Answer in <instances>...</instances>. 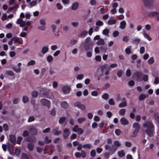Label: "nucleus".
<instances>
[{
  "mask_svg": "<svg viewBox=\"0 0 159 159\" xmlns=\"http://www.w3.org/2000/svg\"><path fill=\"white\" fill-rule=\"evenodd\" d=\"M143 127L145 128V132L149 136H153V132L154 130V126L152 123L150 121L145 122L143 125Z\"/></svg>",
  "mask_w": 159,
  "mask_h": 159,
  "instance_id": "1",
  "label": "nucleus"
},
{
  "mask_svg": "<svg viewBox=\"0 0 159 159\" xmlns=\"http://www.w3.org/2000/svg\"><path fill=\"white\" fill-rule=\"evenodd\" d=\"M132 127L134 129L133 133V137H135L137 136V134L139 132L140 128V126L139 123L135 122L133 124Z\"/></svg>",
  "mask_w": 159,
  "mask_h": 159,
  "instance_id": "2",
  "label": "nucleus"
},
{
  "mask_svg": "<svg viewBox=\"0 0 159 159\" xmlns=\"http://www.w3.org/2000/svg\"><path fill=\"white\" fill-rule=\"evenodd\" d=\"M144 6L148 8H152L154 6V0H143Z\"/></svg>",
  "mask_w": 159,
  "mask_h": 159,
  "instance_id": "3",
  "label": "nucleus"
},
{
  "mask_svg": "<svg viewBox=\"0 0 159 159\" xmlns=\"http://www.w3.org/2000/svg\"><path fill=\"white\" fill-rule=\"evenodd\" d=\"M105 149L106 150H109V153L111 155H112L115 153L116 150V148H114V145H112L111 146L108 144H106L105 146Z\"/></svg>",
  "mask_w": 159,
  "mask_h": 159,
  "instance_id": "4",
  "label": "nucleus"
},
{
  "mask_svg": "<svg viewBox=\"0 0 159 159\" xmlns=\"http://www.w3.org/2000/svg\"><path fill=\"white\" fill-rule=\"evenodd\" d=\"M143 75V73L140 71H137L134 73L132 75V78L134 80H139Z\"/></svg>",
  "mask_w": 159,
  "mask_h": 159,
  "instance_id": "5",
  "label": "nucleus"
},
{
  "mask_svg": "<svg viewBox=\"0 0 159 159\" xmlns=\"http://www.w3.org/2000/svg\"><path fill=\"white\" fill-rule=\"evenodd\" d=\"M40 102L43 106H46L48 108H49L50 107V102L48 99L43 98L41 100Z\"/></svg>",
  "mask_w": 159,
  "mask_h": 159,
  "instance_id": "6",
  "label": "nucleus"
},
{
  "mask_svg": "<svg viewBox=\"0 0 159 159\" xmlns=\"http://www.w3.org/2000/svg\"><path fill=\"white\" fill-rule=\"evenodd\" d=\"M74 105L75 107H78L82 111H84L85 109V105L81 104L80 102H76L74 103Z\"/></svg>",
  "mask_w": 159,
  "mask_h": 159,
  "instance_id": "7",
  "label": "nucleus"
},
{
  "mask_svg": "<svg viewBox=\"0 0 159 159\" xmlns=\"http://www.w3.org/2000/svg\"><path fill=\"white\" fill-rule=\"evenodd\" d=\"M21 63H19L16 66H13V69L16 73H18L20 72L21 70Z\"/></svg>",
  "mask_w": 159,
  "mask_h": 159,
  "instance_id": "8",
  "label": "nucleus"
},
{
  "mask_svg": "<svg viewBox=\"0 0 159 159\" xmlns=\"http://www.w3.org/2000/svg\"><path fill=\"white\" fill-rule=\"evenodd\" d=\"M93 43L84 44V48L86 51H92Z\"/></svg>",
  "mask_w": 159,
  "mask_h": 159,
  "instance_id": "9",
  "label": "nucleus"
},
{
  "mask_svg": "<svg viewBox=\"0 0 159 159\" xmlns=\"http://www.w3.org/2000/svg\"><path fill=\"white\" fill-rule=\"evenodd\" d=\"M121 124L123 125H127L129 124V122L128 120L125 117H122L120 120Z\"/></svg>",
  "mask_w": 159,
  "mask_h": 159,
  "instance_id": "10",
  "label": "nucleus"
},
{
  "mask_svg": "<svg viewBox=\"0 0 159 159\" xmlns=\"http://www.w3.org/2000/svg\"><path fill=\"white\" fill-rule=\"evenodd\" d=\"M48 46H44L42 47L41 52L44 55L48 52Z\"/></svg>",
  "mask_w": 159,
  "mask_h": 159,
  "instance_id": "11",
  "label": "nucleus"
},
{
  "mask_svg": "<svg viewBox=\"0 0 159 159\" xmlns=\"http://www.w3.org/2000/svg\"><path fill=\"white\" fill-rule=\"evenodd\" d=\"M79 6V4L78 2H74L71 5V9L73 11L76 10L78 8Z\"/></svg>",
  "mask_w": 159,
  "mask_h": 159,
  "instance_id": "12",
  "label": "nucleus"
},
{
  "mask_svg": "<svg viewBox=\"0 0 159 159\" xmlns=\"http://www.w3.org/2000/svg\"><path fill=\"white\" fill-rule=\"evenodd\" d=\"M69 134L70 132L68 129H64L63 136L64 138H67L69 136Z\"/></svg>",
  "mask_w": 159,
  "mask_h": 159,
  "instance_id": "13",
  "label": "nucleus"
},
{
  "mask_svg": "<svg viewBox=\"0 0 159 159\" xmlns=\"http://www.w3.org/2000/svg\"><path fill=\"white\" fill-rule=\"evenodd\" d=\"M62 90L64 93H68L70 91V88L67 86H65L62 88Z\"/></svg>",
  "mask_w": 159,
  "mask_h": 159,
  "instance_id": "14",
  "label": "nucleus"
},
{
  "mask_svg": "<svg viewBox=\"0 0 159 159\" xmlns=\"http://www.w3.org/2000/svg\"><path fill=\"white\" fill-rule=\"evenodd\" d=\"M126 23L125 20H122L120 23L119 28L121 30H124L125 28Z\"/></svg>",
  "mask_w": 159,
  "mask_h": 159,
  "instance_id": "15",
  "label": "nucleus"
},
{
  "mask_svg": "<svg viewBox=\"0 0 159 159\" xmlns=\"http://www.w3.org/2000/svg\"><path fill=\"white\" fill-rule=\"evenodd\" d=\"M111 70V69L108 68L105 70L104 72V74L106 75L105 77V79L106 80H107L109 79V77L108 75L110 73Z\"/></svg>",
  "mask_w": 159,
  "mask_h": 159,
  "instance_id": "16",
  "label": "nucleus"
},
{
  "mask_svg": "<svg viewBox=\"0 0 159 159\" xmlns=\"http://www.w3.org/2000/svg\"><path fill=\"white\" fill-rule=\"evenodd\" d=\"M114 145V148H116V149H117V148L119 147H120L121 146V143L119 142V141L118 140H115L113 142Z\"/></svg>",
  "mask_w": 159,
  "mask_h": 159,
  "instance_id": "17",
  "label": "nucleus"
},
{
  "mask_svg": "<svg viewBox=\"0 0 159 159\" xmlns=\"http://www.w3.org/2000/svg\"><path fill=\"white\" fill-rule=\"evenodd\" d=\"M30 132L33 134H36L37 133V129L33 126H31L29 129Z\"/></svg>",
  "mask_w": 159,
  "mask_h": 159,
  "instance_id": "18",
  "label": "nucleus"
},
{
  "mask_svg": "<svg viewBox=\"0 0 159 159\" xmlns=\"http://www.w3.org/2000/svg\"><path fill=\"white\" fill-rule=\"evenodd\" d=\"M148 94H141L139 96V99L140 100H144L145 98H148Z\"/></svg>",
  "mask_w": 159,
  "mask_h": 159,
  "instance_id": "19",
  "label": "nucleus"
},
{
  "mask_svg": "<svg viewBox=\"0 0 159 159\" xmlns=\"http://www.w3.org/2000/svg\"><path fill=\"white\" fill-rule=\"evenodd\" d=\"M157 11H151L148 12L147 14V16L155 18Z\"/></svg>",
  "mask_w": 159,
  "mask_h": 159,
  "instance_id": "20",
  "label": "nucleus"
},
{
  "mask_svg": "<svg viewBox=\"0 0 159 159\" xmlns=\"http://www.w3.org/2000/svg\"><path fill=\"white\" fill-rule=\"evenodd\" d=\"M10 141L12 143H15L16 142V138L15 135H11L9 136Z\"/></svg>",
  "mask_w": 159,
  "mask_h": 159,
  "instance_id": "21",
  "label": "nucleus"
},
{
  "mask_svg": "<svg viewBox=\"0 0 159 159\" xmlns=\"http://www.w3.org/2000/svg\"><path fill=\"white\" fill-rule=\"evenodd\" d=\"M97 43L98 45H103L104 44L105 42L103 39L100 38L98 40Z\"/></svg>",
  "mask_w": 159,
  "mask_h": 159,
  "instance_id": "22",
  "label": "nucleus"
},
{
  "mask_svg": "<svg viewBox=\"0 0 159 159\" xmlns=\"http://www.w3.org/2000/svg\"><path fill=\"white\" fill-rule=\"evenodd\" d=\"M61 107L64 109H67L69 107V105L65 101H63L61 102Z\"/></svg>",
  "mask_w": 159,
  "mask_h": 159,
  "instance_id": "23",
  "label": "nucleus"
},
{
  "mask_svg": "<svg viewBox=\"0 0 159 159\" xmlns=\"http://www.w3.org/2000/svg\"><path fill=\"white\" fill-rule=\"evenodd\" d=\"M5 72L6 74L11 76H13L15 75L14 73L12 71L10 70H6Z\"/></svg>",
  "mask_w": 159,
  "mask_h": 159,
  "instance_id": "24",
  "label": "nucleus"
},
{
  "mask_svg": "<svg viewBox=\"0 0 159 159\" xmlns=\"http://www.w3.org/2000/svg\"><path fill=\"white\" fill-rule=\"evenodd\" d=\"M86 120V118L85 117H82L78 118L77 121L79 124H81L85 121Z\"/></svg>",
  "mask_w": 159,
  "mask_h": 159,
  "instance_id": "25",
  "label": "nucleus"
},
{
  "mask_svg": "<svg viewBox=\"0 0 159 159\" xmlns=\"http://www.w3.org/2000/svg\"><path fill=\"white\" fill-rule=\"evenodd\" d=\"M83 148H84L90 149L92 148V145L90 143H86L83 145Z\"/></svg>",
  "mask_w": 159,
  "mask_h": 159,
  "instance_id": "26",
  "label": "nucleus"
},
{
  "mask_svg": "<svg viewBox=\"0 0 159 159\" xmlns=\"http://www.w3.org/2000/svg\"><path fill=\"white\" fill-rule=\"evenodd\" d=\"M118 155L119 157H122L125 156V153L123 150H121L118 152Z\"/></svg>",
  "mask_w": 159,
  "mask_h": 159,
  "instance_id": "27",
  "label": "nucleus"
},
{
  "mask_svg": "<svg viewBox=\"0 0 159 159\" xmlns=\"http://www.w3.org/2000/svg\"><path fill=\"white\" fill-rule=\"evenodd\" d=\"M142 34H143V36L148 41H150L152 40V38L149 36V35L147 33L143 32Z\"/></svg>",
  "mask_w": 159,
  "mask_h": 159,
  "instance_id": "28",
  "label": "nucleus"
},
{
  "mask_svg": "<svg viewBox=\"0 0 159 159\" xmlns=\"http://www.w3.org/2000/svg\"><path fill=\"white\" fill-rule=\"evenodd\" d=\"M52 132L55 135H58L61 134V132L58 130V129H53L52 131Z\"/></svg>",
  "mask_w": 159,
  "mask_h": 159,
  "instance_id": "29",
  "label": "nucleus"
},
{
  "mask_svg": "<svg viewBox=\"0 0 159 159\" xmlns=\"http://www.w3.org/2000/svg\"><path fill=\"white\" fill-rule=\"evenodd\" d=\"M52 142V140L51 139H49L48 136H46L45 137L44 139V143H49Z\"/></svg>",
  "mask_w": 159,
  "mask_h": 159,
  "instance_id": "30",
  "label": "nucleus"
},
{
  "mask_svg": "<svg viewBox=\"0 0 159 159\" xmlns=\"http://www.w3.org/2000/svg\"><path fill=\"white\" fill-rule=\"evenodd\" d=\"M27 148L30 151H33L34 147V144L31 143H29L27 146Z\"/></svg>",
  "mask_w": 159,
  "mask_h": 159,
  "instance_id": "31",
  "label": "nucleus"
},
{
  "mask_svg": "<svg viewBox=\"0 0 159 159\" xmlns=\"http://www.w3.org/2000/svg\"><path fill=\"white\" fill-rule=\"evenodd\" d=\"M131 46H128L125 49V52L126 54H129L131 53Z\"/></svg>",
  "mask_w": 159,
  "mask_h": 159,
  "instance_id": "32",
  "label": "nucleus"
},
{
  "mask_svg": "<svg viewBox=\"0 0 159 159\" xmlns=\"http://www.w3.org/2000/svg\"><path fill=\"white\" fill-rule=\"evenodd\" d=\"M103 22L100 20H98L95 23L96 25L99 27L102 26L103 25Z\"/></svg>",
  "mask_w": 159,
  "mask_h": 159,
  "instance_id": "33",
  "label": "nucleus"
},
{
  "mask_svg": "<svg viewBox=\"0 0 159 159\" xmlns=\"http://www.w3.org/2000/svg\"><path fill=\"white\" fill-rule=\"evenodd\" d=\"M22 101L24 103H26L29 101V99L28 97L26 96H24L22 98Z\"/></svg>",
  "mask_w": 159,
  "mask_h": 159,
  "instance_id": "34",
  "label": "nucleus"
},
{
  "mask_svg": "<svg viewBox=\"0 0 159 159\" xmlns=\"http://www.w3.org/2000/svg\"><path fill=\"white\" fill-rule=\"evenodd\" d=\"M37 3V0H33L29 3L30 5L31 6V7H33L35 6Z\"/></svg>",
  "mask_w": 159,
  "mask_h": 159,
  "instance_id": "35",
  "label": "nucleus"
},
{
  "mask_svg": "<svg viewBox=\"0 0 159 159\" xmlns=\"http://www.w3.org/2000/svg\"><path fill=\"white\" fill-rule=\"evenodd\" d=\"M116 23V20H110L108 21L107 23L109 25H112L115 24Z\"/></svg>",
  "mask_w": 159,
  "mask_h": 159,
  "instance_id": "36",
  "label": "nucleus"
},
{
  "mask_svg": "<svg viewBox=\"0 0 159 159\" xmlns=\"http://www.w3.org/2000/svg\"><path fill=\"white\" fill-rule=\"evenodd\" d=\"M108 66V65L107 64H105L103 65L101 67V71L103 72L104 70L107 69Z\"/></svg>",
  "mask_w": 159,
  "mask_h": 159,
  "instance_id": "37",
  "label": "nucleus"
},
{
  "mask_svg": "<svg viewBox=\"0 0 159 159\" xmlns=\"http://www.w3.org/2000/svg\"><path fill=\"white\" fill-rule=\"evenodd\" d=\"M47 60L48 62H51L53 60V58L51 55H49L47 57Z\"/></svg>",
  "mask_w": 159,
  "mask_h": 159,
  "instance_id": "38",
  "label": "nucleus"
},
{
  "mask_svg": "<svg viewBox=\"0 0 159 159\" xmlns=\"http://www.w3.org/2000/svg\"><path fill=\"white\" fill-rule=\"evenodd\" d=\"M93 43L91 42H90V37H87L85 40L84 44H89Z\"/></svg>",
  "mask_w": 159,
  "mask_h": 159,
  "instance_id": "39",
  "label": "nucleus"
},
{
  "mask_svg": "<svg viewBox=\"0 0 159 159\" xmlns=\"http://www.w3.org/2000/svg\"><path fill=\"white\" fill-rule=\"evenodd\" d=\"M126 111V110L125 109H120L119 112V114L120 115L123 116L124 115Z\"/></svg>",
  "mask_w": 159,
  "mask_h": 159,
  "instance_id": "40",
  "label": "nucleus"
},
{
  "mask_svg": "<svg viewBox=\"0 0 159 159\" xmlns=\"http://www.w3.org/2000/svg\"><path fill=\"white\" fill-rule=\"evenodd\" d=\"M84 77V75L83 74L78 75L76 77V79L78 80H82Z\"/></svg>",
  "mask_w": 159,
  "mask_h": 159,
  "instance_id": "41",
  "label": "nucleus"
},
{
  "mask_svg": "<svg viewBox=\"0 0 159 159\" xmlns=\"http://www.w3.org/2000/svg\"><path fill=\"white\" fill-rule=\"evenodd\" d=\"M81 156L83 158H85L86 156V153L84 150H82L81 152Z\"/></svg>",
  "mask_w": 159,
  "mask_h": 159,
  "instance_id": "42",
  "label": "nucleus"
},
{
  "mask_svg": "<svg viewBox=\"0 0 159 159\" xmlns=\"http://www.w3.org/2000/svg\"><path fill=\"white\" fill-rule=\"evenodd\" d=\"M127 106V103L121 102L119 104L118 107L120 108H123Z\"/></svg>",
  "mask_w": 159,
  "mask_h": 159,
  "instance_id": "43",
  "label": "nucleus"
},
{
  "mask_svg": "<svg viewBox=\"0 0 159 159\" xmlns=\"http://www.w3.org/2000/svg\"><path fill=\"white\" fill-rule=\"evenodd\" d=\"M25 22V21H23L22 18H20L17 20L16 23L17 24H19Z\"/></svg>",
  "mask_w": 159,
  "mask_h": 159,
  "instance_id": "44",
  "label": "nucleus"
},
{
  "mask_svg": "<svg viewBox=\"0 0 159 159\" xmlns=\"http://www.w3.org/2000/svg\"><path fill=\"white\" fill-rule=\"evenodd\" d=\"M109 30L107 29H104L103 30L102 33L104 35L108 36Z\"/></svg>",
  "mask_w": 159,
  "mask_h": 159,
  "instance_id": "45",
  "label": "nucleus"
},
{
  "mask_svg": "<svg viewBox=\"0 0 159 159\" xmlns=\"http://www.w3.org/2000/svg\"><path fill=\"white\" fill-rule=\"evenodd\" d=\"M108 103L111 105H115V102L112 98L110 99L108 101Z\"/></svg>",
  "mask_w": 159,
  "mask_h": 159,
  "instance_id": "46",
  "label": "nucleus"
},
{
  "mask_svg": "<svg viewBox=\"0 0 159 159\" xmlns=\"http://www.w3.org/2000/svg\"><path fill=\"white\" fill-rule=\"evenodd\" d=\"M66 119V118L65 117H61L60 118L59 122L60 124H62L65 121Z\"/></svg>",
  "mask_w": 159,
  "mask_h": 159,
  "instance_id": "47",
  "label": "nucleus"
},
{
  "mask_svg": "<svg viewBox=\"0 0 159 159\" xmlns=\"http://www.w3.org/2000/svg\"><path fill=\"white\" fill-rule=\"evenodd\" d=\"M89 2L90 4L92 6H95L97 3V1L95 0H90Z\"/></svg>",
  "mask_w": 159,
  "mask_h": 159,
  "instance_id": "48",
  "label": "nucleus"
},
{
  "mask_svg": "<svg viewBox=\"0 0 159 159\" xmlns=\"http://www.w3.org/2000/svg\"><path fill=\"white\" fill-rule=\"evenodd\" d=\"M35 64V61L34 60H31L29 61L27 63V65L28 66L33 65Z\"/></svg>",
  "mask_w": 159,
  "mask_h": 159,
  "instance_id": "49",
  "label": "nucleus"
},
{
  "mask_svg": "<svg viewBox=\"0 0 159 159\" xmlns=\"http://www.w3.org/2000/svg\"><path fill=\"white\" fill-rule=\"evenodd\" d=\"M96 154V151L95 150H92L90 152V154L91 157H94Z\"/></svg>",
  "mask_w": 159,
  "mask_h": 159,
  "instance_id": "50",
  "label": "nucleus"
},
{
  "mask_svg": "<svg viewBox=\"0 0 159 159\" xmlns=\"http://www.w3.org/2000/svg\"><path fill=\"white\" fill-rule=\"evenodd\" d=\"M87 34L88 32L87 31L85 30H84L81 32V33L80 34V36L84 38L86 35Z\"/></svg>",
  "mask_w": 159,
  "mask_h": 159,
  "instance_id": "51",
  "label": "nucleus"
},
{
  "mask_svg": "<svg viewBox=\"0 0 159 159\" xmlns=\"http://www.w3.org/2000/svg\"><path fill=\"white\" fill-rule=\"evenodd\" d=\"M154 62V60L153 59V57H151L150 58L148 61V62L149 64H153Z\"/></svg>",
  "mask_w": 159,
  "mask_h": 159,
  "instance_id": "52",
  "label": "nucleus"
},
{
  "mask_svg": "<svg viewBox=\"0 0 159 159\" xmlns=\"http://www.w3.org/2000/svg\"><path fill=\"white\" fill-rule=\"evenodd\" d=\"M133 42L134 43L138 44L139 43L140 41V39L136 38H135L133 40Z\"/></svg>",
  "mask_w": 159,
  "mask_h": 159,
  "instance_id": "53",
  "label": "nucleus"
},
{
  "mask_svg": "<svg viewBox=\"0 0 159 159\" xmlns=\"http://www.w3.org/2000/svg\"><path fill=\"white\" fill-rule=\"evenodd\" d=\"M71 25L74 27H77L79 25V23L77 22H73L71 23Z\"/></svg>",
  "mask_w": 159,
  "mask_h": 159,
  "instance_id": "54",
  "label": "nucleus"
},
{
  "mask_svg": "<svg viewBox=\"0 0 159 159\" xmlns=\"http://www.w3.org/2000/svg\"><path fill=\"white\" fill-rule=\"evenodd\" d=\"M32 96L34 98H36L38 96V93L36 91H33L31 93Z\"/></svg>",
  "mask_w": 159,
  "mask_h": 159,
  "instance_id": "55",
  "label": "nucleus"
},
{
  "mask_svg": "<svg viewBox=\"0 0 159 159\" xmlns=\"http://www.w3.org/2000/svg\"><path fill=\"white\" fill-rule=\"evenodd\" d=\"M131 73L130 70L128 69L126 70V75L128 77H129L131 76Z\"/></svg>",
  "mask_w": 159,
  "mask_h": 159,
  "instance_id": "56",
  "label": "nucleus"
},
{
  "mask_svg": "<svg viewBox=\"0 0 159 159\" xmlns=\"http://www.w3.org/2000/svg\"><path fill=\"white\" fill-rule=\"evenodd\" d=\"M123 73V71L122 70H120L118 71L117 72V75L119 77H121Z\"/></svg>",
  "mask_w": 159,
  "mask_h": 159,
  "instance_id": "57",
  "label": "nucleus"
},
{
  "mask_svg": "<svg viewBox=\"0 0 159 159\" xmlns=\"http://www.w3.org/2000/svg\"><path fill=\"white\" fill-rule=\"evenodd\" d=\"M102 98L104 99H107L109 97V95L107 93H105L102 95Z\"/></svg>",
  "mask_w": 159,
  "mask_h": 159,
  "instance_id": "58",
  "label": "nucleus"
},
{
  "mask_svg": "<svg viewBox=\"0 0 159 159\" xmlns=\"http://www.w3.org/2000/svg\"><path fill=\"white\" fill-rule=\"evenodd\" d=\"M23 139V138L22 137L20 136H19L17 137V143L18 144H20L21 143V142L22 140Z\"/></svg>",
  "mask_w": 159,
  "mask_h": 159,
  "instance_id": "59",
  "label": "nucleus"
},
{
  "mask_svg": "<svg viewBox=\"0 0 159 159\" xmlns=\"http://www.w3.org/2000/svg\"><path fill=\"white\" fill-rule=\"evenodd\" d=\"M51 27L52 30L53 32H55L57 28V26L55 25L52 24L51 25Z\"/></svg>",
  "mask_w": 159,
  "mask_h": 159,
  "instance_id": "60",
  "label": "nucleus"
},
{
  "mask_svg": "<svg viewBox=\"0 0 159 159\" xmlns=\"http://www.w3.org/2000/svg\"><path fill=\"white\" fill-rule=\"evenodd\" d=\"M21 157L23 159H29L28 155L25 153L22 154Z\"/></svg>",
  "mask_w": 159,
  "mask_h": 159,
  "instance_id": "61",
  "label": "nucleus"
},
{
  "mask_svg": "<svg viewBox=\"0 0 159 159\" xmlns=\"http://www.w3.org/2000/svg\"><path fill=\"white\" fill-rule=\"evenodd\" d=\"M79 128H79L78 126V125H76L74 126L72 130L74 132H76L79 129Z\"/></svg>",
  "mask_w": 159,
  "mask_h": 159,
  "instance_id": "62",
  "label": "nucleus"
},
{
  "mask_svg": "<svg viewBox=\"0 0 159 159\" xmlns=\"http://www.w3.org/2000/svg\"><path fill=\"white\" fill-rule=\"evenodd\" d=\"M35 120L34 117L33 116H30L28 120V121L29 122H30L32 121H34Z\"/></svg>",
  "mask_w": 159,
  "mask_h": 159,
  "instance_id": "63",
  "label": "nucleus"
},
{
  "mask_svg": "<svg viewBox=\"0 0 159 159\" xmlns=\"http://www.w3.org/2000/svg\"><path fill=\"white\" fill-rule=\"evenodd\" d=\"M155 20L156 21H159V12H157Z\"/></svg>",
  "mask_w": 159,
  "mask_h": 159,
  "instance_id": "64",
  "label": "nucleus"
}]
</instances>
